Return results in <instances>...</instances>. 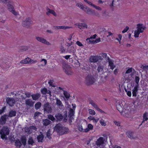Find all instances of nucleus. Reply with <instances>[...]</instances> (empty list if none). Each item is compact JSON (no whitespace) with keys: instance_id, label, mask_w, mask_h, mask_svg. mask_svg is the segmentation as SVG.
<instances>
[{"instance_id":"49530a36","label":"nucleus","mask_w":148,"mask_h":148,"mask_svg":"<svg viewBox=\"0 0 148 148\" xmlns=\"http://www.w3.org/2000/svg\"><path fill=\"white\" fill-rule=\"evenodd\" d=\"M140 67L143 70L147 69H148V65H147L144 64H142L141 66Z\"/></svg>"},{"instance_id":"603ef678","label":"nucleus","mask_w":148,"mask_h":148,"mask_svg":"<svg viewBox=\"0 0 148 148\" xmlns=\"http://www.w3.org/2000/svg\"><path fill=\"white\" fill-rule=\"evenodd\" d=\"M77 25L80 29H81L83 28V23H79L77 24Z\"/></svg>"},{"instance_id":"79ce46f5","label":"nucleus","mask_w":148,"mask_h":148,"mask_svg":"<svg viewBox=\"0 0 148 148\" xmlns=\"http://www.w3.org/2000/svg\"><path fill=\"white\" fill-rule=\"evenodd\" d=\"M89 113L92 115H95V111L92 109H90L89 110Z\"/></svg>"},{"instance_id":"473e14b6","label":"nucleus","mask_w":148,"mask_h":148,"mask_svg":"<svg viewBox=\"0 0 148 148\" xmlns=\"http://www.w3.org/2000/svg\"><path fill=\"white\" fill-rule=\"evenodd\" d=\"M49 13L52 14L55 16H56V13L53 10L48 9V12L47 13V14L48 15Z\"/></svg>"},{"instance_id":"2f4dec72","label":"nucleus","mask_w":148,"mask_h":148,"mask_svg":"<svg viewBox=\"0 0 148 148\" xmlns=\"http://www.w3.org/2000/svg\"><path fill=\"white\" fill-rule=\"evenodd\" d=\"M48 118L51 120L53 122L55 121L56 119L53 115L51 114H49L48 116Z\"/></svg>"},{"instance_id":"680f3d73","label":"nucleus","mask_w":148,"mask_h":148,"mask_svg":"<svg viewBox=\"0 0 148 148\" xmlns=\"http://www.w3.org/2000/svg\"><path fill=\"white\" fill-rule=\"evenodd\" d=\"M101 40L100 38H98L96 39L95 41H92V42H93V43H95L99 42Z\"/></svg>"},{"instance_id":"6ab92c4d","label":"nucleus","mask_w":148,"mask_h":148,"mask_svg":"<svg viewBox=\"0 0 148 148\" xmlns=\"http://www.w3.org/2000/svg\"><path fill=\"white\" fill-rule=\"evenodd\" d=\"M143 119L142 123L139 125L140 126L145 121H147L148 120V112H145L143 114Z\"/></svg>"},{"instance_id":"cd10ccee","label":"nucleus","mask_w":148,"mask_h":148,"mask_svg":"<svg viewBox=\"0 0 148 148\" xmlns=\"http://www.w3.org/2000/svg\"><path fill=\"white\" fill-rule=\"evenodd\" d=\"M70 27L68 26H64L55 27V28L57 29H69L70 28Z\"/></svg>"},{"instance_id":"20e7f679","label":"nucleus","mask_w":148,"mask_h":148,"mask_svg":"<svg viewBox=\"0 0 148 148\" xmlns=\"http://www.w3.org/2000/svg\"><path fill=\"white\" fill-rule=\"evenodd\" d=\"M32 22H33L31 20L30 18H26L25 21H23L22 25L24 27L28 28L29 27L30 25L32 23Z\"/></svg>"},{"instance_id":"a19ab883","label":"nucleus","mask_w":148,"mask_h":148,"mask_svg":"<svg viewBox=\"0 0 148 148\" xmlns=\"http://www.w3.org/2000/svg\"><path fill=\"white\" fill-rule=\"evenodd\" d=\"M97 36V35L96 34H95L94 35H93L92 36H91L90 38H87L86 39V40L87 41L88 40H89V42H91L92 41H91V40H90V39H92V38H96V37Z\"/></svg>"},{"instance_id":"0e129e2a","label":"nucleus","mask_w":148,"mask_h":148,"mask_svg":"<svg viewBox=\"0 0 148 148\" xmlns=\"http://www.w3.org/2000/svg\"><path fill=\"white\" fill-rule=\"evenodd\" d=\"M130 112H129L127 114H126L125 115V116L127 118H130Z\"/></svg>"},{"instance_id":"6e6552de","label":"nucleus","mask_w":148,"mask_h":148,"mask_svg":"<svg viewBox=\"0 0 148 148\" xmlns=\"http://www.w3.org/2000/svg\"><path fill=\"white\" fill-rule=\"evenodd\" d=\"M102 58L101 56H91L89 59L90 61L91 62H96L99 60H102Z\"/></svg>"},{"instance_id":"69168bd1","label":"nucleus","mask_w":148,"mask_h":148,"mask_svg":"<svg viewBox=\"0 0 148 148\" xmlns=\"http://www.w3.org/2000/svg\"><path fill=\"white\" fill-rule=\"evenodd\" d=\"M78 130L80 132H83L84 130V129L83 128L82 126H80L78 128Z\"/></svg>"},{"instance_id":"5fc2aeb1","label":"nucleus","mask_w":148,"mask_h":148,"mask_svg":"<svg viewBox=\"0 0 148 148\" xmlns=\"http://www.w3.org/2000/svg\"><path fill=\"white\" fill-rule=\"evenodd\" d=\"M129 29V27L128 26H126L125 28L124 29V30L122 31V32L123 33H124L126 32Z\"/></svg>"},{"instance_id":"0eeeda50","label":"nucleus","mask_w":148,"mask_h":148,"mask_svg":"<svg viewBox=\"0 0 148 148\" xmlns=\"http://www.w3.org/2000/svg\"><path fill=\"white\" fill-rule=\"evenodd\" d=\"M6 101L7 103L10 106H13L16 103V101L14 99L11 97H7Z\"/></svg>"},{"instance_id":"774afa93","label":"nucleus","mask_w":148,"mask_h":148,"mask_svg":"<svg viewBox=\"0 0 148 148\" xmlns=\"http://www.w3.org/2000/svg\"><path fill=\"white\" fill-rule=\"evenodd\" d=\"M90 131L89 130L88 128H86V129H84V130L83 131V132H88Z\"/></svg>"},{"instance_id":"72a5a7b5","label":"nucleus","mask_w":148,"mask_h":148,"mask_svg":"<svg viewBox=\"0 0 148 148\" xmlns=\"http://www.w3.org/2000/svg\"><path fill=\"white\" fill-rule=\"evenodd\" d=\"M56 103L57 104V105L58 106H63V105L62 104V103L61 102V101L58 99H56Z\"/></svg>"},{"instance_id":"4c0bfd02","label":"nucleus","mask_w":148,"mask_h":148,"mask_svg":"<svg viewBox=\"0 0 148 148\" xmlns=\"http://www.w3.org/2000/svg\"><path fill=\"white\" fill-rule=\"evenodd\" d=\"M63 94L64 97L66 99H68L69 98L70 96V95L69 94L67 93L66 91H64Z\"/></svg>"},{"instance_id":"f257e3e1","label":"nucleus","mask_w":148,"mask_h":148,"mask_svg":"<svg viewBox=\"0 0 148 148\" xmlns=\"http://www.w3.org/2000/svg\"><path fill=\"white\" fill-rule=\"evenodd\" d=\"M76 5L84 10L88 14H95L94 10L90 9L86 6H83L82 3H77L76 4Z\"/></svg>"},{"instance_id":"13d9d810","label":"nucleus","mask_w":148,"mask_h":148,"mask_svg":"<svg viewBox=\"0 0 148 148\" xmlns=\"http://www.w3.org/2000/svg\"><path fill=\"white\" fill-rule=\"evenodd\" d=\"M125 91L127 92V95L129 97H131L132 95V93L130 91H127V90H125Z\"/></svg>"},{"instance_id":"393cba45","label":"nucleus","mask_w":148,"mask_h":148,"mask_svg":"<svg viewBox=\"0 0 148 148\" xmlns=\"http://www.w3.org/2000/svg\"><path fill=\"white\" fill-rule=\"evenodd\" d=\"M44 137V135L42 134L38 136L37 137L38 141L39 142H42Z\"/></svg>"},{"instance_id":"e2e57ef3","label":"nucleus","mask_w":148,"mask_h":148,"mask_svg":"<svg viewBox=\"0 0 148 148\" xmlns=\"http://www.w3.org/2000/svg\"><path fill=\"white\" fill-rule=\"evenodd\" d=\"M132 68H130L128 69L126 72V73H130L132 72Z\"/></svg>"},{"instance_id":"c9c22d12","label":"nucleus","mask_w":148,"mask_h":148,"mask_svg":"<svg viewBox=\"0 0 148 148\" xmlns=\"http://www.w3.org/2000/svg\"><path fill=\"white\" fill-rule=\"evenodd\" d=\"M140 78L138 76H136L135 77V81L136 83V85L135 86H137V87H139V81Z\"/></svg>"},{"instance_id":"ddd939ff","label":"nucleus","mask_w":148,"mask_h":148,"mask_svg":"<svg viewBox=\"0 0 148 148\" xmlns=\"http://www.w3.org/2000/svg\"><path fill=\"white\" fill-rule=\"evenodd\" d=\"M55 117L56 119V121L57 122L61 121L63 119V116L62 114L59 113L56 114Z\"/></svg>"},{"instance_id":"9b49d317","label":"nucleus","mask_w":148,"mask_h":148,"mask_svg":"<svg viewBox=\"0 0 148 148\" xmlns=\"http://www.w3.org/2000/svg\"><path fill=\"white\" fill-rule=\"evenodd\" d=\"M107 60L109 63V66L110 67V69L112 70L115 67V66L114 64L113 61L111 59H110L109 57H107Z\"/></svg>"},{"instance_id":"39448f33","label":"nucleus","mask_w":148,"mask_h":148,"mask_svg":"<svg viewBox=\"0 0 148 148\" xmlns=\"http://www.w3.org/2000/svg\"><path fill=\"white\" fill-rule=\"evenodd\" d=\"M73 109L70 108L68 112V117L71 118L74 115L75 110L76 107V105L75 104H72Z\"/></svg>"},{"instance_id":"e433bc0d","label":"nucleus","mask_w":148,"mask_h":148,"mask_svg":"<svg viewBox=\"0 0 148 148\" xmlns=\"http://www.w3.org/2000/svg\"><path fill=\"white\" fill-rule=\"evenodd\" d=\"M28 144L29 145H32L34 143V141L32 138H29L28 141Z\"/></svg>"},{"instance_id":"c756f323","label":"nucleus","mask_w":148,"mask_h":148,"mask_svg":"<svg viewBox=\"0 0 148 148\" xmlns=\"http://www.w3.org/2000/svg\"><path fill=\"white\" fill-rule=\"evenodd\" d=\"M133 133L132 132L128 131L126 132V135L129 138L131 139L133 138H134L133 137Z\"/></svg>"},{"instance_id":"f8f14e48","label":"nucleus","mask_w":148,"mask_h":148,"mask_svg":"<svg viewBox=\"0 0 148 148\" xmlns=\"http://www.w3.org/2000/svg\"><path fill=\"white\" fill-rule=\"evenodd\" d=\"M84 1L90 5H91V6L95 8L96 10H102V9L99 6H96L95 5L92 4L91 2L87 0H84Z\"/></svg>"},{"instance_id":"412c9836","label":"nucleus","mask_w":148,"mask_h":148,"mask_svg":"<svg viewBox=\"0 0 148 148\" xmlns=\"http://www.w3.org/2000/svg\"><path fill=\"white\" fill-rule=\"evenodd\" d=\"M32 99L33 100H37L39 99L40 96L39 93H37L36 94H33L31 95Z\"/></svg>"},{"instance_id":"a878e982","label":"nucleus","mask_w":148,"mask_h":148,"mask_svg":"<svg viewBox=\"0 0 148 148\" xmlns=\"http://www.w3.org/2000/svg\"><path fill=\"white\" fill-rule=\"evenodd\" d=\"M90 103L97 110L99 108L98 106L92 100H91L90 101Z\"/></svg>"},{"instance_id":"f3484780","label":"nucleus","mask_w":148,"mask_h":148,"mask_svg":"<svg viewBox=\"0 0 148 148\" xmlns=\"http://www.w3.org/2000/svg\"><path fill=\"white\" fill-rule=\"evenodd\" d=\"M137 30L140 31V32H143V30L145 29V27H143L142 24H138L137 25Z\"/></svg>"},{"instance_id":"052dcab7","label":"nucleus","mask_w":148,"mask_h":148,"mask_svg":"<svg viewBox=\"0 0 148 148\" xmlns=\"http://www.w3.org/2000/svg\"><path fill=\"white\" fill-rule=\"evenodd\" d=\"M40 114V113L39 112H35L34 114V117H35V118H36V116H39Z\"/></svg>"},{"instance_id":"1a4fd4ad","label":"nucleus","mask_w":148,"mask_h":148,"mask_svg":"<svg viewBox=\"0 0 148 148\" xmlns=\"http://www.w3.org/2000/svg\"><path fill=\"white\" fill-rule=\"evenodd\" d=\"M7 6L9 11L11 12L14 15L16 16L18 14V13L15 11L13 5L10 4H8L7 5Z\"/></svg>"},{"instance_id":"7ed1b4c3","label":"nucleus","mask_w":148,"mask_h":148,"mask_svg":"<svg viewBox=\"0 0 148 148\" xmlns=\"http://www.w3.org/2000/svg\"><path fill=\"white\" fill-rule=\"evenodd\" d=\"M86 82L87 85L93 84L95 82V79L93 76L88 75L86 78Z\"/></svg>"},{"instance_id":"8fccbe9b","label":"nucleus","mask_w":148,"mask_h":148,"mask_svg":"<svg viewBox=\"0 0 148 148\" xmlns=\"http://www.w3.org/2000/svg\"><path fill=\"white\" fill-rule=\"evenodd\" d=\"M26 131L29 133L32 132V128L30 127V126L26 129Z\"/></svg>"},{"instance_id":"bb28decb","label":"nucleus","mask_w":148,"mask_h":148,"mask_svg":"<svg viewBox=\"0 0 148 148\" xmlns=\"http://www.w3.org/2000/svg\"><path fill=\"white\" fill-rule=\"evenodd\" d=\"M15 145L16 147H20L22 145V144L20 141L18 139L15 140Z\"/></svg>"},{"instance_id":"9d476101","label":"nucleus","mask_w":148,"mask_h":148,"mask_svg":"<svg viewBox=\"0 0 148 148\" xmlns=\"http://www.w3.org/2000/svg\"><path fill=\"white\" fill-rule=\"evenodd\" d=\"M7 116V115L4 114L1 116V118H0V124L3 125L5 124L7 119L6 117Z\"/></svg>"},{"instance_id":"a18cd8bd","label":"nucleus","mask_w":148,"mask_h":148,"mask_svg":"<svg viewBox=\"0 0 148 148\" xmlns=\"http://www.w3.org/2000/svg\"><path fill=\"white\" fill-rule=\"evenodd\" d=\"M6 106H4L0 110V114H2L4 112L5 110H6Z\"/></svg>"},{"instance_id":"37998d69","label":"nucleus","mask_w":148,"mask_h":148,"mask_svg":"<svg viewBox=\"0 0 148 148\" xmlns=\"http://www.w3.org/2000/svg\"><path fill=\"white\" fill-rule=\"evenodd\" d=\"M100 123L102 126H105L106 125V123L105 122L104 120L103 119L100 120Z\"/></svg>"},{"instance_id":"c85d7f7f","label":"nucleus","mask_w":148,"mask_h":148,"mask_svg":"<svg viewBox=\"0 0 148 148\" xmlns=\"http://www.w3.org/2000/svg\"><path fill=\"white\" fill-rule=\"evenodd\" d=\"M0 133L1 135V138L3 139L5 138L6 135H8L9 134V131H7L6 132L5 134L4 132L2 131L0 132Z\"/></svg>"},{"instance_id":"ea45409f","label":"nucleus","mask_w":148,"mask_h":148,"mask_svg":"<svg viewBox=\"0 0 148 148\" xmlns=\"http://www.w3.org/2000/svg\"><path fill=\"white\" fill-rule=\"evenodd\" d=\"M103 69V66L99 65L97 68V71L99 72L102 71Z\"/></svg>"},{"instance_id":"dca6fc26","label":"nucleus","mask_w":148,"mask_h":148,"mask_svg":"<svg viewBox=\"0 0 148 148\" xmlns=\"http://www.w3.org/2000/svg\"><path fill=\"white\" fill-rule=\"evenodd\" d=\"M69 130V129L68 128L62 126L59 134L61 135L67 134Z\"/></svg>"},{"instance_id":"5701e85b","label":"nucleus","mask_w":148,"mask_h":148,"mask_svg":"<svg viewBox=\"0 0 148 148\" xmlns=\"http://www.w3.org/2000/svg\"><path fill=\"white\" fill-rule=\"evenodd\" d=\"M42 122L43 125L45 126H47L50 125L51 123V122L47 119H43Z\"/></svg>"},{"instance_id":"4468645a","label":"nucleus","mask_w":148,"mask_h":148,"mask_svg":"<svg viewBox=\"0 0 148 148\" xmlns=\"http://www.w3.org/2000/svg\"><path fill=\"white\" fill-rule=\"evenodd\" d=\"M36 39L39 41L40 42L44 44H46L47 45H49L50 43L49 42L47 41L46 39L39 37H36Z\"/></svg>"},{"instance_id":"f704fd0d","label":"nucleus","mask_w":148,"mask_h":148,"mask_svg":"<svg viewBox=\"0 0 148 148\" xmlns=\"http://www.w3.org/2000/svg\"><path fill=\"white\" fill-rule=\"evenodd\" d=\"M41 93L43 95L46 94L48 92L47 90L45 88H42L41 89Z\"/></svg>"},{"instance_id":"aec40b11","label":"nucleus","mask_w":148,"mask_h":148,"mask_svg":"<svg viewBox=\"0 0 148 148\" xmlns=\"http://www.w3.org/2000/svg\"><path fill=\"white\" fill-rule=\"evenodd\" d=\"M16 112L15 110H10L9 111V113L7 116L10 117L14 116H16Z\"/></svg>"},{"instance_id":"de8ad7c7","label":"nucleus","mask_w":148,"mask_h":148,"mask_svg":"<svg viewBox=\"0 0 148 148\" xmlns=\"http://www.w3.org/2000/svg\"><path fill=\"white\" fill-rule=\"evenodd\" d=\"M11 0H0V2L6 4L10 2Z\"/></svg>"},{"instance_id":"b1692460","label":"nucleus","mask_w":148,"mask_h":148,"mask_svg":"<svg viewBox=\"0 0 148 148\" xmlns=\"http://www.w3.org/2000/svg\"><path fill=\"white\" fill-rule=\"evenodd\" d=\"M26 138L25 136H23L21 138V141L23 145L25 146L26 144Z\"/></svg>"},{"instance_id":"c03bdc74","label":"nucleus","mask_w":148,"mask_h":148,"mask_svg":"<svg viewBox=\"0 0 148 148\" xmlns=\"http://www.w3.org/2000/svg\"><path fill=\"white\" fill-rule=\"evenodd\" d=\"M119 38H116V40H118L119 42L120 43L121 41V40L122 36L121 34H119L118 35Z\"/></svg>"},{"instance_id":"bf43d9fd","label":"nucleus","mask_w":148,"mask_h":148,"mask_svg":"<svg viewBox=\"0 0 148 148\" xmlns=\"http://www.w3.org/2000/svg\"><path fill=\"white\" fill-rule=\"evenodd\" d=\"M76 44L79 46L82 47L83 46V44L79 41H77L76 42Z\"/></svg>"},{"instance_id":"09e8293b","label":"nucleus","mask_w":148,"mask_h":148,"mask_svg":"<svg viewBox=\"0 0 148 148\" xmlns=\"http://www.w3.org/2000/svg\"><path fill=\"white\" fill-rule=\"evenodd\" d=\"M102 57H103L104 58H106V59H107V54L106 53H102L101 54Z\"/></svg>"},{"instance_id":"4be33fe9","label":"nucleus","mask_w":148,"mask_h":148,"mask_svg":"<svg viewBox=\"0 0 148 148\" xmlns=\"http://www.w3.org/2000/svg\"><path fill=\"white\" fill-rule=\"evenodd\" d=\"M62 126H60V125L57 124L55 127L54 130L56 131V132L59 133H60L61 130Z\"/></svg>"},{"instance_id":"a211bd4d","label":"nucleus","mask_w":148,"mask_h":148,"mask_svg":"<svg viewBox=\"0 0 148 148\" xmlns=\"http://www.w3.org/2000/svg\"><path fill=\"white\" fill-rule=\"evenodd\" d=\"M25 103L26 105L30 107L33 106L34 103L31 99H27L25 100Z\"/></svg>"},{"instance_id":"3c124183","label":"nucleus","mask_w":148,"mask_h":148,"mask_svg":"<svg viewBox=\"0 0 148 148\" xmlns=\"http://www.w3.org/2000/svg\"><path fill=\"white\" fill-rule=\"evenodd\" d=\"M93 126L91 124H89L88 125V128L89 130H92L93 129Z\"/></svg>"},{"instance_id":"338daca9","label":"nucleus","mask_w":148,"mask_h":148,"mask_svg":"<svg viewBox=\"0 0 148 148\" xmlns=\"http://www.w3.org/2000/svg\"><path fill=\"white\" fill-rule=\"evenodd\" d=\"M114 124L118 126H120V123L119 122H117L116 121H114Z\"/></svg>"},{"instance_id":"864d4df0","label":"nucleus","mask_w":148,"mask_h":148,"mask_svg":"<svg viewBox=\"0 0 148 148\" xmlns=\"http://www.w3.org/2000/svg\"><path fill=\"white\" fill-rule=\"evenodd\" d=\"M67 117V114L66 113H65L64 114L63 116V120L64 121L66 122L67 120V119H66Z\"/></svg>"},{"instance_id":"7c9ffc66","label":"nucleus","mask_w":148,"mask_h":148,"mask_svg":"<svg viewBox=\"0 0 148 148\" xmlns=\"http://www.w3.org/2000/svg\"><path fill=\"white\" fill-rule=\"evenodd\" d=\"M41 103L40 102H38L36 103L35 105V109L36 110L38 109L41 107Z\"/></svg>"},{"instance_id":"2eb2a0df","label":"nucleus","mask_w":148,"mask_h":148,"mask_svg":"<svg viewBox=\"0 0 148 148\" xmlns=\"http://www.w3.org/2000/svg\"><path fill=\"white\" fill-rule=\"evenodd\" d=\"M138 87L137 86H135L134 88L132 89V96L136 97L137 96V94L138 93Z\"/></svg>"},{"instance_id":"423d86ee","label":"nucleus","mask_w":148,"mask_h":148,"mask_svg":"<svg viewBox=\"0 0 148 148\" xmlns=\"http://www.w3.org/2000/svg\"><path fill=\"white\" fill-rule=\"evenodd\" d=\"M43 108L44 111L49 113L51 111L52 109L48 102H47L44 105Z\"/></svg>"},{"instance_id":"58836bf2","label":"nucleus","mask_w":148,"mask_h":148,"mask_svg":"<svg viewBox=\"0 0 148 148\" xmlns=\"http://www.w3.org/2000/svg\"><path fill=\"white\" fill-rule=\"evenodd\" d=\"M142 33L140 32V31L138 30H136L134 32V37L135 38H137L138 37L140 33Z\"/></svg>"},{"instance_id":"4d7b16f0","label":"nucleus","mask_w":148,"mask_h":148,"mask_svg":"<svg viewBox=\"0 0 148 148\" xmlns=\"http://www.w3.org/2000/svg\"><path fill=\"white\" fill-rule=\"evenodd\" d=\"M27 63H29L31 62V59L29 57H27L25 59Z\"/></svg>"},{"instance_id":"6e6d98bb","label":"nucleus","mask_w":148,"mask_h":148,"mask_svg":"<svg viewBox=\"0 0 148 148\" xmlns=\"http://www.w3.org/2000/svg\"><path fill=\"white\" fill-rule=\"evenodd\" d=\"M60 51H61V53H62L65 51L64 47L62 45L60 46Z\"/></svg>"},{"instance_id":"f03ea898","label":"nucleus","mask_w":148,"mask_h":148,"mask_svg":"<svg viewBox=\"0 0 148 148\" xmlns=\"http://www.w3.org/2000/svg\"><path fill=\"white\" fill-rule=\"evenodd\" d=\"M105 139L103 137H100L96 142L97 148H104V141Z\"/></svg>"}]
</instances>
